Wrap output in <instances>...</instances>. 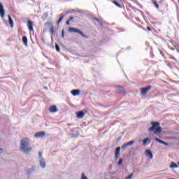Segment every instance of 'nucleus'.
Listing matches in <instances>:
<instances>
[{"label": "nucleus", "mask_w": 179, "mask_h": 179, "mask_svg": "<svg viewBox=\"0 0 179 179\" xmlns=\"http://www.w3.org/2000/svg\"><path fill=\"white\" fill-rule=\"evenodd\" d=\"M30 139L28 138H23L20 141V149L24 153H29L32 151V148L29 146Z\"/></svg>", "instance_id": "1"}, {"label": "nucleus", "mask_w": 179, "mask_h": 179, "mask_svg": "<svg viewBox=\"0 0 179 179\" xmlns=\"http://www.w3.org/2000/svg\"><path fill=\"white\" fill-rule=\"evenodd\" d=\"M151 125L152 127L148 129L149 131H153L155 134L162 133V127L159 122H152Z\"/></svg>", "instance_id": "2"}, {"label": "nucleus", "mask_w": 179, "mask_h": 179, "mask_svg": "<svg viewBox=\"0 0 179 179\" xmlns=\"http://www.w3.org/2000/svg\"><path fill=\"white\" fill-rule=\"evenodd\" d=\"M62 38H64V29L62 30Z\"/></svg>", "instance_id": "28"}, {"label": "nucleus", "mask_w": 179, "mask_h": 179, "mask_svg": "<svg viewBox=\"0 0 179 179\" xmlns=\"http://www.w3.org/2000/svg\"><path fill=\"white\" fill-rule=\"evenodd\" d=\"M152 89V86L148 85L145 88H143L141 90V95H145L149 91H150Z\"/></svg>", "instance_id": "5"}, {"label": "nucleus", "mask_w": 179, "mask_h": 179, "mask_svg": "<svg viewBox=\"0 0 179 179\" xmlns=\"http://www.w3.org/2000/svg\"><path fill=\"white\" fill-rule=\"evenodd\" d=\"M145 156L148 157L150 159H153V155L150 150H145Z\"/></svg>", "instance_id": "10"}, {"label": "nucleus", "mask_w": 179, "mask_h": 179, "mask_svg": "<svg viewBox=\"0 0 179 179\" xmlns=\"http://www.w3.org/2000/svg\"><path fill=\"white\" fill-rule=\"evenodd\" d=\"M74 20V17H73V16H71V17H69V21H73Z\"/></svg>", "instance_id": "30"}, {"label": "nucleus", "mask_w": 179, "mask_h": 179, "mask_svg": "<svg viewBox=\"0 0 179 179\" xmlns=\"http://www.w3.org/2000/svg\"><path fill=\"white\" fill-rule=\"evenodd\" d=\"M1 152H3V149H2V148L0 149V153H1Z\"/></svg>", "instance_id": "35"}, {"label": "nucleus", "mask_w": 179, "mask_h": 179, "mask_svg": "<svg viewBox=\"0 0 179 179\" xmlns=\"http://www.w3.org/2000/svg\"><path fill=\"white\" fill-rule=\"evenodd\" d=\"M4 15H5V12L3 10V6L2 3H0V15H1V18L4 17Z\"/></svg>", "instance_id": "11"}, {"label": "nucleus", "mask_w": 179, "mask_h": 179, "mask_svg": "<svg viewBox=\"0 0 179 179\" xmlns=\"http://www.w3.org/2000/svg\"><path fill=\"white\" fill-rule=\"evenodd\" d=\"M112 3L113 4H115L117 7L120 8H122V6H121V4H120V3H118L117 1H113Z\"/></svg>", "instance_id": "19"}, {"label": "nucleus", "mask_w": 179, "mask_h": 179, "mask_svg": "<svg viewBox=\"0 0 179 179\" xmlns=\"http://www.w3.org/2000/svg\"><path fill=\"white\" fill-rule=\"evenodd\" d=\"M85 117V113L83 111H79L77 113V117L83 118Z\"/></svg>", "instance_id": "15"}, {"label": "nucleus", "mask_w": 179, "mask_h": 179, "mask_svg": "<svg viewBox=\"0 0 179 179\" xmlns=\"http://www.w3.org/2000/svg\"><path fill=\"white\" fill-rule=\"evenodd\" d=\"M68 31L71 33H77L84 38H87V36H85V35H84V34H83V32L79 29L74 28V27H69L68 29Z\"/></svg>", "instance_id": "3"}, {"label": "nucleus", "mask_w": 179, "mask_h": 179, "mask_svg": "<svg viewBox=\"0 0 179 179\" xmlns=\"http://www.w3.org/2000/svg\"><path fill=\"white\" fill-rule=\"evenodd\" d=\"M81 179H87V178L85 176L84 173H83L81 176Z\"/></svg>", "instance_id": "29"}, {"label": "nucleus", "mask_w": 179, "mask_h": 179, "mask_svg": "<svg viewBox=\"0 0 179 179\" xmlns=\"http://www.w3.org/2000/svg\"><path fill=\"white\" fill-rule=\"evenodd\" d=\"M134 143V141H131L123 145V146H122V149H125L127 148V147H129V146H131L133 145Z\"/></svg>", "instance_id": "9"}, {"label": "nucleus", "mask_w": 179, "mask_h": 179, "mask_svg": "<svg viewBox=\"0 0 179 179\" xmlns=\"http://www.w3.org/2000/svg\"><path fill=\"white\" fill-rule=\"evenodd\" d=\"M45 25L46 26H48V27H50V33L54 35L55 33V29H54V27L52 25V22H46L45 23Z\"/></svg>", "instance_id": "6"}, {"label": "nucleus", "mask_w": 179, "mask_h": 179, "mask_svg": "<svg viewBox=\"0 0 179 179\" xmlns=\"http://www.w3.org/2000/svg\"><path fill=\"white\" fill-rule=\"evenodd\" d=\"M178 164H179V162H178Z\"/></svg>", "instance_id": "38"}, {"label": "nucleus", "mask_w": 179, "mask_h": 179, "mask_svg": "<svg viewBox=\"0 0 179 179\" xmlns=\"http://www.w3.org/2000/svg\"><path fill=\"white\" fill-rule=\"evenodd\" d=\"M153 3H154V5L155 6V7H156L157 9L159 8V4H157V3L156 1H153Z\"/></svg>", "instance_id": "24"}, {"label": "nucleus", "mask_w": 179, "mask_h": 179, "mask_svg": "<svg viewBox=\"0 0 179 179\" xmlns=\"http://www.w3.org/2000/svg\"><path fill=\"white\" fill-rule=\"evenodd\" d=\"M121 151V148L120 147H117L116 149H115V159H118L119 157H120V152Z\"/></svg>", "instance_id": "7"}, {"label": "nucleus", "mask_w": 179, "mask_h": 179, "mask_svg": "<svg viewBox=\"0 0 179 179\" xmlns=\"http://www.w3.org/2000/svg\"><path fill=\"white\" fill-rule=\"evenodd\" d=\"M117 88L118 92L122 93V92H123V88H122V87H117Z\"/></svg>", "instance_id": "22"}, {"label": "nucleus", "mask_w": 179, "mask_h": 179, "mask_svg": "<svg viewBox=\"0 0 179 179\" xmlns=\"http://www.w3.org/2000/svg\"><path fill=\"white\" fill-rule=\"evenodd\" d=\"M148 140H149L148 138H145L144 139V141H143V145H145L146 143H147V142H148Z\"/></svg>", "instance_id": "23"}, {"label": "nucleus", "mask_w": 179, "mask_h": 179, "mask_svg": "<svg viewBox=\"0 0 179 179\" xmlns=\"http://www.w3.org/2000/svg\"><path fill=\"white\" fill-rule=\"evenodd\" d=\"M121 164H122V158H120L118 161V165L120 166Z\"/></svg>", "instance_id": "26"}, {"label": "nucleus", "mask_w": 179, "mask_h": 179, "mask_svg": "<svg viewBox=\"0 0 179 179\" xmlns=\"http://www.w3.org/2000/svg\"><path fill=\"white\" fill-rule=\"evenodd\" d=\"M94 20L96 21V22H99V20L98 18H94Z\"/></svg>", "instance_id": "34"}, {"label": "nucleus", "mask_w": 179, "mask_h": 179, "mask_svg": "<svg viewBox=\"0 0 179 179\" xmlns=\"http://www.w3.org/2000/svg\"><path fill=\"white\" fill-rule=\"evenodd\" d=\"M71 94L73 96H77V95H79L80 94V90H73L71 92Z\"/></svg>", "instance_id": "13"}, {"label": "nucleus", "mask_w": 179, "mask_h": 179, "mask_svg": "<svg viewBox=\"0 0 179 179\" xmlns=\"http://www.w3.org/2000/svg\"><path fill=\"white\" fill-rule=\"evenodd\" d=\"M129 1H132L133 0H129Z\"/></svg>", "instance_id": "36"}, {"label": "nucleus", "mask_w": 179, "mask_h": 179, "mask_svg": "<svg viewBox=\"0 0 179 179\" xmlns=\"http://www.w3.org/2000/svg\"><path fill=\"white\" fill-rule=\"evenodd\" d=\"M38 156H39L40 158H41V157H42V152H38Z\"/></svg>", "instance_id": "33"}, {"label": "nucleus", "mask_w": 179, "mask_h": 179, "mask_svg": "<svg viewBox=\"0 0 179 179\" xmlns=\"http://www.w3.org/2000/svg\"><path fill=\"white\" fill-rule=\"evenodd\" d=\"M147 30L149 31H151L152 29H151L150 27H147Z\"/></svg>", "instance_id": "32"}, {"label": "nucleus", "mask_w": 179, "mask_h": 179, "mask_svg": "<svg viewBox=\"0 0 179 179\" xmlns=\"http://www.w3.org/2000/svg\"><path fill=\"white\" fill-rule=\"evenodd\" d=\"M56 51L60 52V48H59V46L58 45V44H56Z\"/></svg>", "instance_id": "25"}, {"label": "nucleus", "mask_w": 179, "mask_h": 179, "mask_svg": "<svg viewBox=\"0 0 179 179\" xmlns=\"http://www.w3.org/2000/svg\"><path fill=\"white\" fill-rule=\"evenodd\" d=\"M49 110L51 113H55L58 111V109L55 105H52L50 107Z\"/></svg>", "instance_id": "8"}, {"label": "nucleus", "mask_w": 179, "mask_h": 179, "mask_svg": "<svg viewBox=\"0 0 179 179\" xmlns=\"http://www.w3.org/2000/svg\"><path fill=\"white\" fill-rule=\"evenodd\" d=\"M178 166L175 164V162H171V164L170 165V168L173 169V168H178Z\"/></svg>", "instance_id": "21"}, {"label": "nucleus", "mask_w": 179, "mask_h": 179, "mask_svg": "<svg viewBox=\"0 0 179 179\" xmlns=\"http://www.w3.org/2000/svg\"><path fill=\"white\" fill-rule=\"evenodd\" d=\"M157 142H159V143H162V145H165V146H169V143L162 141L161 139L156 138H155Z\"/></svg>", "instance_id": "14"}, {"label": "nucleus", "mask_w": 179, "mask_h": 179, "mask_svg": "<svg viewBox=\"0 0 179 179\" xmlns=\"http://www.w3.org/2000/svg\"><path fill=\"white\" fill-rule=\"evenodd\" d=\"M8 22L11 26V27H13V20L12 19V17H10V15H8Z\"/></svg>", "instance_id": "20"}, {"label": "nucleus", "mask_w": 179, "mask_h": 179, "mask_svg": "<svg viewBox=\"0 0 179 179\" xmlns=\"http://www.w3.org/2000/svg\"><path fill=\"white\" fill-rule=\"evenodd\" d=\"M40 165L42 168H45V161L44 160L43 158H41L40 160Z\"/></svg>", "instance_id": "16"}, {"label": "nucleus", "mask_w": 179, "mask_h": 179, "mask_svg": "<svg viewBox=\"0 0 179 179\" xmlns=\"http://www.w3.org/2000/svg\"><path fill=\"white\" fill-rule=\"evenodd\" d=\"M134 176V173H131V175H129L128 177H127L125 179H131L132 177Z\"/></svg>", "instance_id": "27"}, {"label": "nucleus", "mask_w": 179, "mask_h": 179, "mask_svg": "<svg viewBox=\"0 0 179 179\" xmlns=\"http://www.w3.org/2000/svg\"><path fill=\"white\" fill-rule=\"evenodd\" d=\"M22 42H23V43L24 44L25 46H27V45H28V39H27V37L23 36V37H22Z\"/></svg>", "instance_id": "17"}, {"label": "nucleus", "mask_w": 179, "mask_h": 179, "mask_svg": "<svg viewBox=\"0 0 179 179\" xmlns=\"http://www.w3.org/2000/svg\"><path fill=\"white\" fill-rule=\"evenodd\" d=\"M178 164H179V162H178Z\"/></svg>", "instance_id": "37"}, {"label": "nucleus", "mask_w": 179, "mask_h": 179, "mask_svg": "<svg viewBox=\"0 0 179 179\" xmlns=\"http://www.w3.org/2000/svg\"><path fill=\"white\" fill-rule=\"evenodd\" d=\"M34 23L32 20L27 21V27L29 30V32L34 31Z\"/></svg>", "instance_id": "4"}, {"label": "nucleus", "mask_w": 179, "mask_h": 179, "mask_svg": "<svg viewBox=\"0 0 179 179\" xmlns=\"http://www.w3.org/2000/svg\"><path fill=\"white\" fill-rule=\"evenodd\" d=\"M171 179H173V178H171Z\"/></svg>", "instance_id": "39"}, {"label": "nucleus", "mask_w": 179, "mask_h": 179, "mask_svg": "<svg viewBox=\"0 0 179 179\" xmlns=\"http://www.w3.org/2000/svg\"><path fill=\"white\" fill-rule=\"evenodd\" d=\"M64 15L62 14H60L59 20H57V24H59V23H61L62 22V20H64Z\"/></svg>", "instance_id": "18"}, {"label": "nucleus", "mask_w": 179, "mask_h": 179, "mask_svg": "<svg viewBox=\"0 0 179 179\" xmlns=\"http://www.w3.org/2000/svg\"><path fill=\"white\" fill-rule=\"evenodd\" d=\"M71 22L69 20H67L66 22V25H70Z\"/></svg>", "instance_id": "31"}, {"label": "nucleus", "mask_w": 179, "mask_h": 179, "mask_svg": "<svg viewBox=\"0 0 179 179\" xmlns=\"http://www.w3.org/2000/svg\"><path fill=\"white\" fill-rule=\"evenodd\" d=\"M45 136V132L41 131V132H38L35 134L34 137L35 138H41V137H44Z\"/></svg>", "instance_id": "12"}]
</instances>
